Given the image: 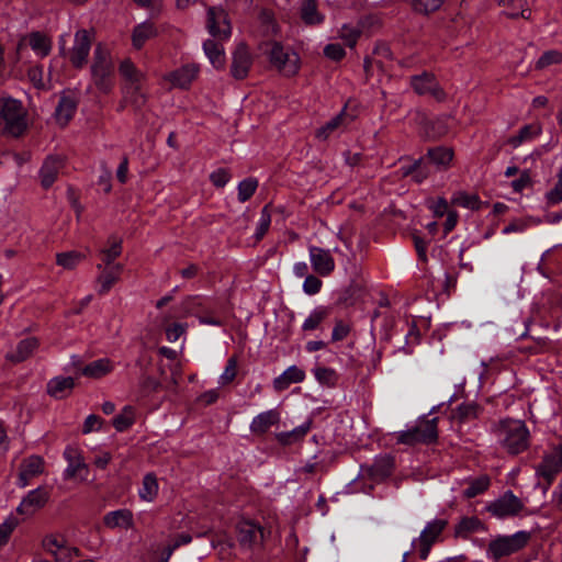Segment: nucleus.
<instances>
[{"label":"nucleus","instance_id":"obj_1","mask_svg":"<svg viewBox=\"0 0 562 562\" xmlns=\"http://www.w3.org/2000/svg\"><path fill=\"white\" fill-rule=\"evenodd\" d=\"M497 443L510 456L522 453L529 448L530 432L525 422L506 418L493 427Z\"/></svg>","mask_w":562,"mask_h":562},{"label":"nucleus","instance_id":"obj_2","mask_svg":"<svg viewBox=\"0 0 562 562\" xmlns=\"http://www.w3.org/2000/svg\"><path fill=\"white\" fill-rule=\"evenodd\" d=\"M90 75L91 81L99 92L103 94L112 92L115 86L114 63L111 50L103 43L95 45L90 65Z\"/></svg>","mask_w":562,"mask_h":562},{"label":"nucleus","instance_id":"obj_3","mask_svg":"<svg viewBox=\"0 0 562 562\" xmlns=\"http://www.w3.org/2000/svg\"><path fill=\"white\" fill-rule=\"evenodd\" d=\"M261 48L268 56L270 65L283 76L293 77L299 72L300 57L291 47L277 41H269Z\"/></svg>","mask_w":562,"mask_h":562},{"label":"nucleus","instance_id":"obj_4","mask_svg":"<svg viewBox=\"0 0 562 562\" xmlns=\"http://www.w3.org/2000/svg\"><path fill=\"white\" fill-rule=\"evenodd\" d=\"M3 133L20 137L27 128V112L22 102L13 98H3L0 109Z\"/></svg>","mask_w":562,"mask_h":562},{"label":"nucleus","instance_id":"obj_5","mask_svg":"<svg viewBox=\"0 0 562 562\" xmlns=\"http://www.w3.org/2000/svg\"><path fill=\"white\" fill-rule=\"evenodd\" d=\"M438 418L420 419L416 426L395 432L397 443L414 446L417 443H432L438 438Z\"/></svg>","mask_w":562,"mask_h":562},{"label":"nucleus","instance_id":"obj_6","mask_svg":"<svg viewBox=\"0 0 562 562\" xmlns=\"http://www.w3.org/2000/svg\"><path fill=\"white\" fill-rule=\"evenodd\" d=\"M530 540V532L517 531L512 536H503L494 539L488 544V552L494 560L510 555L527 546Z\"/></svg>","mask_w":562,"mask_h":562},{"label":"nucleus","instance_id":"obj_7","mask_svg":"<svg viewBox=\"0 0 562 562\" xmlns=\"http://www.w3.org/2000/svg\"><path fill=\"white\" fill-rule=\"evenodd\" d=\"M562 471V446H555L546 452L541 462L536 467V474L550 486Z\"/></svg>","mask_w":562,"mask_h":562},{"label":"nucleus","instance_id":"obj_8","mask_svg":"<svg viewBox=\"0 0 562 562\" xmlns=\"http://www.w3.org/2000/svg\"><path fill=\"white\" fill-rule=\"evenodd\" d=\"M67 468L64 471L65 480H78L86 482L89 476V467L85 462L81 451L76 447H67L64 451Z\"/></svg>","mask_w":562,"mask_h":562},{"label":"nucleus","instance_id":"obj_9","mask_svg":"<svg viewBox=\"0 0 562 562\" xmlns=\"http://www.w3.org/2000/svg\"><path fill=\"white\" fill-rule=\"evenodd\" d=\"M525 505L512 491L505 492L499 498L495 499L487 506L488 513L497 518H506L517 516Z\"/></svg>","mask_w":562,"mask_h":562},{"label":"nucleus","instance_id":"obj_10","mask_svg":"<svg viewBox=\"0 0 562 562\" xmlns=\"http://www.w3.org/2000/svg\"><path fill=\"white\" fill-rule=\"evenodd\" d=\"M254 64V56L245 42H239L232 52L231 75L236 80L245 79Z\"/></svg>","mask_w":562,"mask_h":562},{"label":"nucleus","instance_id":"obj_11","mask_svg":"<svg viewBox=\"0 0 562 562\" xmlns=\"http://www.w3.org/2000/svg\"><path fill=\"white\" fill-rule=\"evenodd\" d=\"M50 494L47 488L38 486L30 491L16 507V513L24 517H31L45 507Z\"/></svg>","mask_w":562,"mask_h":562},{"label":"nucleus","instance_id":"obj_12","mask_svg":"<svg viewBox=\"0 0 562 562\" xmlns=\"http://www.w3.org/2000/svg\"><path fill=\"white\" fill-rule=\"evenodd\" d=\"M411 85L414 91L419 95H430L439 102L446 99V92L432 74L423 72L420 75L413 76L411 78Z\"/></svg>","mask_w":562,"mask_h":562},{"label":"nucleus","instance_id":"obj_13","mask_svg":"<svg viewBox=\"0 0 562 562\" xmlns=\"http://www.w3.org/2000/svg\"><path fill=\"white\" fill-rule=\"evenodd\" d=\"M206 27L212 36L221 40H227L232 34V25L227 13L218 7H210L207 9Z\"/></svg>","mask_w":562,"mask_h":562},{"label":"nucleus","instance_id":"obj_14","mask_svg":"<svg viewBox=\"0 0 562 562\" xmlns=\"http://www.w3.org/2000/svg\"><path fill=\"white\" fill-rule=\"evenodd\" d=\"M447 526V520L445 519H435L426 525V527L420 532L418 539L413 541V544H418L419 547V557L423 560H426L431 546L436 542L438 537L441 535L443 529Z\"/></svg>","mask_w":562,"mask_h":562},{"label":"nucleus","instance_id":"obj_15","mask_svg":"<svg viewBox=\"0 0 562 562\" xmlns=\"http://www.w3.org/2000/svg\"><path fill=\"white\" fill-rule=\"evenodd\" d=\"M91 44V34L87 30L76 32L74 46L69 52V60L75 68H82L86 65Z\"/></svg>","mask_w":562,"mask_h":562},{"label":"nucleus","instance_id":"obj_16","mask_svg":"<svg viewBox=\"0 0 562 562\" xmlns=\"http://www.w3.org/2000/svg\"><path fill=\"white\" fill-rule=\"evenodd\" d=\"M44 469L45 461L41 456H29L20 463L16 484L22 488L26 487L33 479L44 472Z\"/></svg>","mask_w":562,"mask_h":562},{"label":"nucleus","instance_id":"obj_17","mask_svg":"<svg viewBox=\"0 0 562 562\" xmlns=\"http://www.w3.org/2000/svg\"><path fill=\"white\" fill-rule=\"evenodd\" d=\"M311 266L315 273L321 277H328L336 267L335 259L329 249L318 246L308 247Z\"/></svg>","mask_w":562,"mask_h":562},{"label":"nucleus","instance_id":"obj_18","mask_svg":"<svg viewBox=\"0 0 562 562\" xmlns=\"http://www.w3.org/2000/svg\"><path fill=\"white\" fill-rule=\"evenodd\" d=\"M263 533L262 529L251 522L241 521L237 525V540L245 549H252L262 543Z\"/></svg>","mask_w":562,"mask_h":562},{"label":"nucleus","instance_id":"obj_19","mask_svg":"<svg viewBox=\"0 0 562 562\" xmlns=\"http://www.w3.org/2000/svg\"><path fill=\"white\" fill-rule=\"evenodd\" d=\"M146 102L147 94L143 89V83L122 86V100L120 103V110L130 105L135 111H139L145 106Z\"/></svg>","mask_w":562,"mask_h":562},{"label":"nucleus","instance_id":"obj_20","mask_svg":"<svg viewBox=\"0 0 562 562\" xmlns=\"http://www.w3.org/2000/svg\"><path fill=\"white\" fill-rule=\"evenodd\" d=\"M199 66L194 64L184 65L164 76L166 81H169L173 88L187 89L199 74Z\"/></svg>","mask_w":562,"mask_h":562},{"label":"nucleus","instance_id":"obj_21","mask_svg":"<svg viewBox=\"0 0 562 562\" xmlns=\"http://www.w3.org/2000/svg\"><path fill=\"white\" fill-rule=\"evenodd\" d=\"M394 470V458L390 454H384L375 458L374 462L362 469L363 474L368 475L371 480L379 482L389 477Z\"/></svg>","mask_w":562,"mask_h":562},{"label":"nucleus","instance_id":"obj_22","mask_svg":"<svg viewBox=\"0 0 562 562\" xmlns=\"http://www.w3.org/2000/svg\"><path fill=\"white\" fill-rule=\"evenodd\" d=\"M64 167V159L59 156H47L40 169L41 184L48 189L56 181L59 171Z\"/></svg>","mask_w":562,"mask_h":562},{"label":"nucleus","instance_id":"obj_23","mask_svg":"<svg viewBox=\"0 0 562 562\" xmlns=\"http://www.w3.org/2000/svg\"><path fill=\"white\" fill-rule=\"evenodd\" d=\"M281 416L277 408L268 409L256 415L250 423V431L256 436H262L269 429L280 423Z\"/></svg>","mask_w":562,"mask_h":562},{"label":"nucleus","instance_id":"obj_24","mask_svg":"<svg viewBox=\"0 0 562 562\" xmlns=\"http://www.w3.org/2000/svg\"><path fill=\"white\" fill-rule=\"evenodd\" d=\"M352 120L353 117L347 114L346 108H344L336 116L317 130L316 137L319 139H327L334 133L346 130Z\"/></svg>","mask_w":562,"mask_h":562},{"label":"nucleus","instance_id":"obj_25","mask_svg":"<svg viewBox=\"0 0 562 562\" xmlns=\"http://www.w3.org/2000/svg\"><path fill=\"white\" fill-rule=\"evenodd\" d=\"M40 341L35 337H27L20 340L16 347L7 353V360L13 363H20L30 358L33 352L38 348Z\"/></svg>","mask_w":562,"mask_h":562},{"label":"nucleus","instance_id":"obj_26","mask_svg":"<svg viewBox=\"0 0 562 562\" xmlns=\"http://www.w3.org/2000/svg\"><path fill=\"white\" fill-rule=\"evenodd\" d=\"M123 271V265L115 263L113 266H105L102 272L97 278L99 285L98 293L100 295L106 294L112 286L120 280Z\"/></svg>","mask_w":562,"mask_h":562},{"label":"nucleus","instance_id":"obj_27","mask_svg":"<svg viewBox=\"0 0 562 562\" xmlns=\"http://www.w3.org/2000/svg\"><path fill=\"white\" fill-rule=\"evenodd\" d=\"M158 29L151 21H145L134 26L132 31V45L139 50L145 43L158 35Z\"/></svg>","mask_w":562,"mask_h":562},{"label":"nucleus","instance_id":"obj_28","mask_svg":"<svg viewBox=\"0 0 562 562\" xmlns=\"http://www.w3.org/2000/svg\"><path fill=\"white\" fill-rule=\"evenodd\" d=\"M304 379L305 372L296 366H291L273 380V389L277 392H282L291 384L303 382Z\"/></svg>","mask_w":562,"mask_h":562},{"label":"nucleus","instance_id":"obj_29","mask_svg":"<svg viewBox=\"0 0 562 562\" xmlns=\"http://www.w3.org/2000/svg\"><path fill=\"white\" fill-rule=\"evenodd\" d=\"M75 387L71 376H56L48 381L47 393L58 400L67 397Z\"/></svg>","mask_w":562,"mask_h":562},{"label":"nucleus","instance_id":"obj_30","mask_svg":"<svg viewBox=\"0 0 562 562\" xmlns=\"http://www.w3.org/2000/svg\"><path fill=\"white\" fill-rule=\"evenodd\" d=\"M119 72L123 85H138L146 79L145 74L137 68L131 58H124L119 65Z\"/></svg>","mask_w":562,"mask_h":562},{"label":"nucleus","instance_id":"obj_31","mask_svg":"<svg viewBox=\"0 0 562 562\" xmlns=\"http://www.w3.org/2000/svg\"><path fill=\"white\" fill-rule=\"evenodd\" d=\"M103 522L108 528L111 529H130L133 527V514L128 509L113 510L104 516Z\"/></svg>","mask_w":562,"mask_h":562},{"label":"nucleus","instance_id":"obj_32","mask_svg":"<svg viewBox=\"0 0 562 562\" xmlns=\"http://www.w3.org/2000/svg\"><path fill=\"white\" fill-rule=\"evenodd\" d=\"M203 49L211 64L216 69H224L226 65V56L224 46L213 40H206L203 43Z\"/></svg>","mask_w":562,"mask_h":562},{"label":"nucleus","instance_id":"obj_33","mask_svg":"<svg viewBox=\"0 0 562 562\" xmlns=\"http://www.w3.org/2000/svg\"><path fill=\"white\" fill-rule=\"evenodd\" d=\"M77 109L76 100L70 95H61L55 110L56 121L65 126L72 119Z\"/></svg>","mask_w":562,"mask_h":562},{"label":"nucleus","instance_id":"obj_34","mask_svg":"<svg viewBox=\"0 0 562 562\" xmlns=\"http://www.w3.org/2000/svg\"><path fill=\"white\" fill-rule=\"evenodd\" d=\"M204 302L205 301L201 296L189 297L186 301V305H187L188 312H190L192 314H195L199 317V321H200L201 324L220 326L221 325V321L217 319L216 317L211 316V315L202 316L200 314V312H202V311L206 312V310L204 308Z\"/></svg>","mask_w":562,"mask_h":562},{"label":"nucleus","instance_id":"obj_35","mask_svg":"<svg viewBox=\"0 0 562 562\" xmlns=\"http://www.w3.org/2000/svg\"><path fill=\"white\" fill-rule=\"evenodd\" d=\"M505 7L504 13L512 19H530L531 11L527 5V0H501Z\"/></svg>","mask_w":562,"mask_h":562},{"label":"nucleus","instance_id":"obj_36","mask_svg":"<svg viewBox=\"0 0 562 562\" xmlns=\"http://www.w3.org/2000/svg\"><path fill=\"white\" fill-rule=\"evenodd\" d=\"M312 426V422L307 420L304 424L300 425L299 427L292 429L291 431H283L276 435L277 440L279 443L283 446H290L293 445L300 440H302L306 434L310 431Z\"/></svg>","mask_w":562,"mask_h":562},{"label":"nucleus","instance_id":"obj_37","mask_svg":"<svg viewBox=\"0 0 562 562\" xmlns=\"http://www.w3.org/2000/svg\"><path fill=\"white\" fill-rule=\"evenodd\" d=\"M363 31V23L357 25L344 24L338 31V37L350 48H353Z\"/></svg>","mask_w":562,"mask_h":562},{"label":"nucleus","instance_id":"obj_38","mask_svg":"<svg viewBox=\"0 0 562 562\" xmlns=\"http://www.w3.org/2000/svg\"><path fill=\"white\" fill-rule=\"evenodd\" d=\"M541 133V126L538 124H527L522 126L517 135L512 136L508 138V144L513 146L514 148H517L522 143L531 140L539 136Z\"/></svg>","mask_w":562,"mask_h":562},{"label":"nucleus","instance_id":"obj_39","mask_svg":"<svg viewBox=\"0 0 562 562\" xmlns=\"http://www.w3.org/2000/svg\"><path fill=\"white\" fill-rule=\"evenodd\" d=\"M122 254V239L111 236L108 239V247L101 250V259L104 266H113L114 260Z\"/></svg>","mask_w":562,"mask_h":562},{"label":"nucleus","instance_id":"obj_40","mask_svg":"<svg viewBox=\"0 0 562 562\" xmlns=\"http://www.w3.org/2000/svg\"><path fill=\"white\" fill-rule=\"evenodd\" d=\"M113 370L112 362L106 359H98L86 366L82 370L83 375L90 378H101L110 373Z\"/></svg>","mask_w":562,"mask_h":562},{"label":"nucleus","instance_id":"obj_41","mask_svg":"<svg viewBox=\"0 0 562 562\" xmlns=\"http://www.w3.org/2000/svg\"><path fill=\"white\" fill-rule=\"evenodd\" d=\"M86 254L77 250L59 252L56 255V263L64 269L72 270L86 259Z\"/></svg>","mask_w":562,"mask_h":562},{"label":"nucleus","instance_id":"obj_42","mask_svg":"<svg viewBox=\"0 0 562 562\" xmlns=\"http://www.w3.org/2000/svg\"><path fill=\"white\" fill-rule=\"evenodd\" d=\"M401 172L403 177L412 176L417 183L424 181L429 175V170L423 159L415 160L408 166H402Z\"/></svg>","mask_w":562,"mask_h":562},{"label":"nucleus","instance_id":"obj_43","mask_svg":"<svg viewBox=\"0 0 562 562\" xmlns=\"http://www.w3.org/2000/svg\"><path fill=\"white\" fill-rule=\"evenodd\" d=\"M329 310L325 306L314 308L302 324L304 331H312L317 329L321 324L328 317Z\"/></svg>","mask_w":562,"mask_h":562},{"label":"nucleus","instance_id":"obj_44","mask_svg":"<svg viewBox=\"0 0 562 562\" xmlns=\"http://www.w3.org/2000/svg\"><path fill=\"white\" fill-rule=\"evenodd\" d=\"M301 18L310 25L319 24L324 20V16L317 10V3L315 0H305L302 3Z\"/></svg>","mask_w":562,"mask_h":562},{"label":"nucleus","instance_id":"obj_45","mask_svg":"<svg viewBox=\"0 0 562 562\" xmlns=\"http://www.w3.org/2000/svg\"><path fill=\"white\" fill-rule=\"evenodd\" d=\"M135 423V411L132 406H125L120 414H117L112 424L114 428L122 432L128 429Z\"/></svg>","mask_w":562,"mask_h":562},{"label":"nucleus","instance_id":"obj_46","mask_svg":"<svg viewBox=\"0 0 562 562\" xmlns=\"http://www.w3.org/2000/svg\"><path fill=\"white\" fill-rule=\"evenodd\" d=\"M479 412L480 406L476 403H462L456 408L453 418L458 419L459 423H465L475 419Z\"/></svg>","mask_w":562,"mask_h":562},{"label":"nucleus","instance_id":"obj_47","mask_svg":"<svg viewBox=\"0 0 562 562\" xmlns=\"http://www.w3.org/2000/svg\"><path fill=\"white\" fill-rule=\"evenodd\" d=\"M491 484L487 475H481L469 482V486L463 491V496L468 499L484 493Z\"/></svg>","mask_w":562,"mask_h":562},{"label":"nucleus","instance_id":"obj_48","mask_svg":"<svg viewBox=\"0 0 562 562\" xmlns=\"http://www.w3.org/2000/svg\"><path fill=\"white\" fill-rule=\"evenodd\" d=\"M158 483L154 474H146L143 479L142 488L139 490V497L146 502H151L157 496Z\"/></svg>","mask_w":562,"mask_h":562},{"label":"nucleus","instance_id":"obj_49","mask_svg":"<svg viewBox=\"0 0 562 562\" xmlns=\"http://www.w3.org/2000/svg\"><path fill=\"white\" fill-rule=\"evenodd\" d=\"M427 156L432 164L446 167L452 160L453 151L447 147H435L428 150Z\"/></svg>","mask_w":562,"mask_h":562},{"label":"nucleus","instance_id":"obj_50","mask_svg":"<svg viewBox=\"0 0 562 562\" xmlns=\"http://www.w3.org/2000/svg\"><path fill=\"white\" fill-rule=\"evenodd\" d=\"M562 63V53L557 49H550L544 52L539 59L536 61L535 68L538 70L546 69L552 65H559Z\"/></svg>","mask_w":562,"mask_h":562},{"label":"nucleus","instance_id":"obj_51","mask_svg":"<svg viewBox=\"0 0 562 562\" xmlns=\"http://www.w3.org/2000/svg\"><path fill=\"white\" fill-rule=\"evenodd\" d=\"M258 188V180L256 178H247L238 183V201L245 203L256 192Z\"/></svg>","mask_w":562,"mask_h":562},{"label":"nucleus","instance_id":"obj_52","mask_svg":"<svg viewBox=\"0 0 562 562\" xmlns=\"http://www.w3.org/2000/svg\"><path fill=\"white\" fill-rule=\"evenodd\" d=\"M30 46L41 56H46L50 52V43L48 38L38 32L31 34Z\"/></svg>","mask_w":562,"mask_h":562},{"label":"nucleus","instance_id":"obj_53","mask_svg":"<svg viewBox=\"0 0 562 562\" xmlns=\"http://www.w3.org/2000/svg\"><path fill=\"white\" fill-rule=\"evenodd\" d=\"M451 202L454 205L462 206L470 210H477L480 207V199L476 194H468L465 192H457Z\"/></svg>","mask_w":562,"mask_h":562},{"label":"nucleus","instance_id":"obj_54","mask_svg":"<svg viewBox=\"0 0 562 562\" xmlns=\"http://www.w3.org/2000/svg\"><path fill=\"white\" fill-rule=\"evenodd\" d=\"M482 524L476 517H464L456 526V533L465 537L471 532H475L481 528Z\"/></svg>","mask_w":562,"mask_h":562},{"label":"nucleus","instance_id":"obj_55","mask_svg":"<svg viewBox=\"0 0 562 562\" xmlns=\"http://www.w3.org/2000/svg\"><path fill=\"white\" fill-rule=\"evenodd\" d=\"M316 380L326 386H334L337 383L338 375L331 368L318 367L314 369Z\"/></svg>","mask_w":562,"mask_h":562},{"label":"nucleus","instance_id":"obj_56","mask_svg":"<svg viewBox=\"0 0 562 562\" xmlns=\"http://www.w3.org/2000/svg\"><path fill=\"white\" fill-rule=\"evenodd\" d=\"M19 520L13 516H9L1 525H0V549L4 547L13 530L18 527Z\"/></svg>","mask_w":562,"mask_h":562},{"label":"nucleus","instance_id":"obj_57","mask_svg":"<svg viewBox=\"0 0 562 562\" xmlns=\"http://www.w3.org/2000/svg\"><path fill=\"white\" fill-rule=\"evenodd\" d=\"M42 544L46 552L54 555L57 551L66 546V541L61 536L48 535L43 539Z\"/></svg>","mask_w":562,"mask_h":562},{"label":"nucleus","instance_id":"obj_58","mask_svg":"<svg viewBox=\"0 0 562 562\" xmlns=\"http://www.w3.org/2000/svg\"><path fill=\"white\" fill-rule=\"evenodd\" d=\"M270 224H271V214L269 211V205H265L260 212V218L257 224L256 234H255V236L258 240H260L266 235V233L268 232V229L270 227Z\"/></svg>","mask_w":562,"mask_h":562},{"label":"nucleus","instance_id":"obj_59","mask_svg":"<svg viewBox=\"0 0 562 562\" xmlns=\"http://www.w3.org/2000/svg\"><path fill=\"white\" fill-rule=\"evenodd\" d=\"M237 374V359L235 357H231L227 360L224 372L220 376V382L223 385H226L234 381Z\"/></svg>","mask_w":562,"mask_h":562},{"label":"nucleus","instance_id":"obj_60","mask_svg":"<svg viewBox=\"0 0 562 562\" xmlns=\"http://www.w3.org/2000/svg\"><path fill=\"white\" fill-rule=\"evenodd\" d=\"M442 3L443 0H415L414 9L419 13L428 14L438 10Z\"/></svg>","mask_w":562,"mask_h":562},{"label":"nucleus","instance_id":"obj_61","mask_svg":"<svg viewBox=\"0 0 562 562\" xmlns=\"http://www.w3.org/2000/svg\"><path fill=\"white\" fill-rule=\"evenodd\" d=\"M323 282L314 274L306 276L303 282V291L308 295L317 294L322 289Z\"/></svg>","mask_w":562,"mask_h":562},{"label":"nucleus","instance_id":"obj_62","mask_svg":"<svg viewBox=\"0 0 562 562\" xmlns=\"http://www.w3.org/2000/svg\"><path fill=\"white\" fill-rule=\"evenodd\" d=\"M80 551L75 547H63L59 551H57L53 557L55 562H71L72 557H78Z\"/></svg>","mask_w":562,"mask_h":562},{"label":"nucleus","instance_id":"obj_63","mask_svg":"<svg viewBox=\"0 0 562 562\" xmlns=\"http://www.w3.org/2000/svg\"><path fill=\"white\" fill-rule=\"evenodd\" d=\"M324 55L331 60L338 61L345 57L346 52L341 45L331 43L324 47Z\"/></svg>","mask_w":562,"mask_h":562},{"label":"nucleus","instance_id":"obj_64","mask_svg":"<svg viewBox=\"0 0 562 562\" xmlns=\"http://www.w3.org/2000/svg\"><path fill=\"white\" fill-rule=\"evenodd\" d=\"M548 201L552 204L562 202V168L558 172V181L554 188L548 193Z\"/></svg>","mask_w":562,"mask_h":562}]
</instances>
